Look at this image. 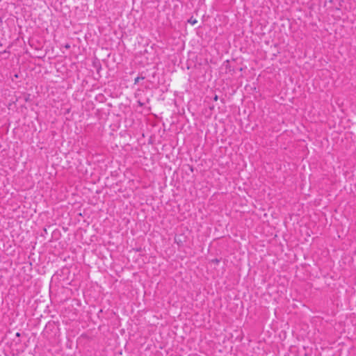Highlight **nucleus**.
<instances>
[{
    "mask_svg": "<svg viewBox=\"0 0 356 356\" xmlns=\"http://www.w3.org/2000/svg\"><path fill=\"white\" fill-rule=\"evenodd\" d=\"M145 79L144 76H138L134 80V84H137L140 80H143Z\"/></svg>",
    "mask_w": 356,
    "mask_h": 356,
    "instance_id": "nucleus-1",
    "label": "nucleus"
},
{
    "mask_svg": "<svg viewBox=\"0 0 356 356\" xmlns=\"http://www.w3.org/2000/svg\"><path fill=\"white\" fill-rule=\"evenodd\" d=\"M188 23L191 24H195L197 23V20L195 19H193V17L190 18L188 20Z\"/></svg>",
    "mask_w": 356,
    "mask_h": 356,
    "instance_id": "nucleus-2",
    "label": "nucleus"
},
{
    "mask_svg": "<svg viewBox=\"0 0 356 356\" xmlns=\"http://www.w3.org/2000/svg\"><path fill=\"white\" fill-rule=\"evenodd\" d=\"M214 99H215V100H217V99H218V96H217V95H215V97H214Z\"/></svg>",
    "mask_w": 356,
    "mask_h": 356,
    "instance_id": "nucleus-3",
    "label": "nucleus"
}]
</instances>
